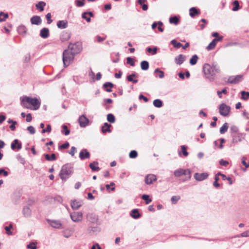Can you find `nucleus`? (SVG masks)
<instances>
[{
    "label": "nucleus",
    "instance_id": "obj_1",
    "mask_svg": "<svg viewBox=\"0 0 249 249\" xmlns=\"http://www.w3.org/2000/svg\"><path fill=\"white\" fill-rule=\"evenodd\" d=\"M21 106L31 110H36L40 106V103L36 98H32L29 97H24L21 99Z\"/></svg>",
    "mask_w": 249,
    "mask_h": 249
},
{
    "label": "nucleus",
    "instance_id": "obj_2",
    "mask_svg": "<svg viewBox=\"0 0 249 249\" xmlns=\"http://www.w3.org/2000/svg\"><path fill=\"white\" fill-rule=\"evenodd\" d=\"M203 72L206 78L213 79L217 73L220 72L219 67L216 65H211L205 64L203 66Z\"/></svg>",
    "mask_w": 249,
    "mask_h": 249
},
{
    "label": "nucleus",
    "instance_id": "obj_3",
    "mask_svg": "<svg viewBox=\"0 0 249 249\" xmlns=\"http://www.w3.org/2000/svg\"><path fill=\"white\" fill-rule=\"evenodd\" d=\"M174 175L177 177H182V180L185 181L191 178V172L189 169H178L174 172Z\"/></svg>",
    "mask_w": 249,
    "mask_h": 249
},
{
    "label": "nucleus",
    "instance_id": "obj_4",
    "mask_svg": "<svg viewBox=\"0 0 249 249\" xmlns=\"http://www.w3.org/2000/svg\"><path fill=\"white\" fill-rule=\"evenodd\" d=\"M71 167L68 164H65L62 167L59 174V176L61 179L66 180L68 178L69 176L71 174Z\"/></svg>",
    "mask_w": 249,
    "mask_h": 249
},
{
    "label": "nucleus",
    "instance_id": "obj_5",
    "mask_svg": "<svg viewBox=\"0 0 249 249\" xmlns=\"http://www.w3.org/2000/svg\"><path fill=\"white\" fill-rule=\"evenodd\" d=\"M74 54L71 51L65 50L63 53V61L65 66H69L74 58Z\"/></svg>",
    "mask_w": 249,
    "mask_h": 249
},
{
    "label": "nucleus",
    "instance_id": "obj_6",
    "mask_svg": "<svg viewBox=\"0 0 249 249\" xmlns=\"http://www.w3.org/2000/svg\"><path fill=\"white\" fill-rule=\"evenodd\" d=\"M69 48L74 54L79 53L81 50V45L79 42L76 43H70L69 45Z\"/></svg>",
    "mask_w": 249,
    "mask_h": 249
},
{
    "label": "nucleus",
    "instance_id": "obj_7",
    "mask_svg": "<svg viewBox=\"0 0 249 249\" xmlns=\"http://www.w3.org/2000/svg\"><path fill=\"white\" fill-rule=\"evenodd\" d=\"M219 113L224 116H227L230 111V107L225 104H222L219 106Z\"/></svg>",
    "mask_w": 249,
    "mask_h": 249
},
{
    "label": "nucleus",
    "instance_id": "obj_8",
    "mask_svg": "<svg viewBox=\"0 0 249 249\" xmlns=\"http://www.w3.org/2000/svg\"><path fill=\"white\" fill-rule=\"evenodd\" d=\"M243 79V75H237L236 76H231L229 77L228 79L227 82L235 84L242 81Z\"/></svg>",
    "mask_w": 249,
    "mask_h": 249
},
{
    "label": "nucleus",
    "instance_id": "obj_9",
    "mask_svg": "<svg viewBox=\"0 0 249 249\" xmlns=\"http://www.w3.org/2000/svg\"><path fill=\"white\" fill-rule=\"evenodd\" d=\"M71 218L73 221L78 222L82 220L83 214L81 212H75L71 214Z\"/></svg>",
    "mask_w": 249,
    "mask_h": 249
},
{
    "label": "nucleus",
    "instance_id": "obj_10",
    "mask_svg": "<svg viewBox=\"0 0 249 249\" xmlns=\"http://www.w3.org/2000/svg\"><path fill=\"white\" fill-rule=\"evenodd\" d=\"M78 123L81 127H85L89 124V120L84 115H82L79 117Z\"/></svg>",
    "mask_w": 249,
    "mask_h": 249
},
{
    "label": "nucleus",
    "instance_id": "obj_11",
    "mask_svg": "<svg viewBox=\"0 0 249 249\" xmlns=\"http://www.w3.org/2000/svg\"><path fill=\"white\" fill-rule=\"evenodd\" d=\"M157 180L156 176L153 174H149L145 178V182L147 184H151Z\"/></svg>",
    "mask_w": 249,
    "mask_h": 249
},
{
    "label": "nucleus",
    "instance_id": "obj_12",
    "mask_svg": "<svg viewBox=\"0 0 249 249\" xmlns=\"http://www.w3.org/2000/svg\"><path fill=\"white\" fill-rule=\"evenodd\" d=\"M208 174L207 173H196L194 175L195 178L198 181H201L207 178Z\"/></svg>",
    "mask_w": 249,
    "mask_h": 249
},
{
    "label": "nucleus",
    "instance_id": "obj_13",
    "mask_svg": "<svg viewBox=\"0 0 249 249\" xmlns=\"http://www.w3.org/2000/svg\"><path fill=\"white\" fill-rule=\"evenodd\" d=\"M90 157V153L86 149H82L79 153V158L83 160L86 159H89Z\"/></svg>",
    "mask_w": 249,
    "mask_h": 249
},
{
    "label": "nucleus",
    "instance_id": "obj_14",
    "mask_svg": "<svg viewBox=\"0 0 249 249\" xmlns=\"http://www.w3.org/2000/svg\"><path fill=\"white\" fill-rule=\"evenodd\" d=\"M232 141L233 142H238L242 141V139L244 138V135L242 133H237L236 134L232 135Z\"/></svg>",
    "mask_w": 249,
    "mask_h": 249
},
{
    "label": "nucleus",
    "instance_id": "obj_15",
    "mask_svg": "<svg viewBox=\"0 0 249 249\" xmlns=\"http://www.w3.org/2000/svg\"><path fill=\"white\" fill-rule=\"evenodd\" d=\"M71 37V34L68 32H63L60 35V39L62 42L67 41Z\"/></svg>",
    "mask_w": 249,
    "mask_h": 249
},
{
    "label": "nucleus",
    "instance_id": "obj_16",
    "mask_svg": "<svg viewBox=\"0 0 249 249\" xmlns=\"http://www.w3.org/2000/svg\"><path fill=\"white\" fill-rule=\"evenodd\" d=\"M40 36L43 38H46L49 36V30L47 28H42L40 33Z\"/></svg>",
    "mask_w": 249,
    "mask_h": 249
},
{
    "label": "nucleus",
    "instance_id": "obj_17",
    "mask_svg": "<svg viewBox=\"0 0 249 249\" xmlns=\"http://www.w3.org/2000/svg\"><path fill=\"white\" fill-rule=\"evenodd\" d=\"M31 22L32 24L39 25L41 23V19L40 17L35 16L31 18Z\"/></svg>",
    "mask_w": 249,
    "mask_h": 249
},
{
    "label": "nucleus",
    "instance_id": "obj_18",
    "mask_svg": "<svg viewBox=\"0 0 249 249\" xmlns=\"http://www.w3.org/2000/svg\"><path fill=\"white\" fill-rule=\"evenodd\" d=\"M93 14L92 12H84L82 14V18L85 19L87 22H89L91 21L90 17H93Z\"/></svg>",
    "mask_w": 249,
    "mask_h": 249
},
{
    "label": "nucleus",
    "instance_id": "obj_19",
    "mask_svg": "<svg viewBox=\"0 0 249 249\" xmlns=\"http://www.w3.org/2000/svg\"><path fill=\"white\" fill-rule=\"evenodd\" d=\"M200 14V12L195 7H192L189 10V15L191 17H194Z\"/></svg>",
    "mask_w": 249,
    "mask_h": 249
},
{
    "label": "nucleus",
    "instance_id": "obj_20",
    "mask_svg": "<svg viewBox=\"0 0 249 249\" xmlns=\"http://www.w3.org/2000/svg\"><path fill=\"white\" fill-rule=\"evenodd\" d=\"M185 57L182 54H179L175 58V62L178 65H180L185 61Z\"/></svg>",
    "mask_w": 249,
    "mask_h": 249
},
{
    "label": "nucleus",
    "instance_id": "obj_21",
    "mask_svg": "<svg viewBox=\"0 0 249 249\" xmlns=\"http://www.w3.org/2000/svg\"><path fill=\"white\" fill-rule=\"evenodd\" d=\"M59 28L65 29L68 27V22L66 20H60L57 23Z\"/></svg>",
    "mask_w": 249,
    "mask_h": 249
},
{
    "label": "nucleus",
    "instance_id": "obj_22",
    "mask_svg": "<svg viewBox=\"0 0 249 249\" xmlns=\"http://www.w3.org/2000/svg\"><path fill=\"white\" fill-rule=\"evenodd\" d=\"M111 125L107 123L104 124V125L102 128V131L103 133H105L106 132H110L111 130L110 129Z\"/></svg>",
    "mask_w": 249,
    "mask_h": 249
},
{
    "label": "nucleus",
    "instance_id": "obj_23",
    "mask_svg": "<svg viewBox=\"0 0 249 249\" xmlns=\"http://www.w3.org/2000/svg\"><path fill=\"white\" fill-rule=\"evenodd\" d=\"M98 163L97 161H94L89 164L90 168L93 171H98L100 170V168L98 166Z\"/></svg>",
    "mask_w": 249,
    "mask_h": 249
},
{
    "label": "nucleus",
    "instance_id": "obj_24",
    "mask_svg": "<svg viewBox=\"0 0 249 249\" xmlns=\"http://www.w3.org/2000/svg\"><path fill=\"white\" fill-rule=\"evenodd\" d=\"M17 145L18 149H20L21 148V144L18 142V141L17 139H16L14 141V142L11 144V148L13 150H14L16 148V145Z\"/></svg>",
    "mask_w": 249,
    "mask_h": 249
},
{
    "label": "nucleus",
    "instance_id": "obj_25",
    "mask_svg": "<svg viewBox=\"0 0 249 249\" xmlns=\"http://www.w3.org/2000/svg\"><path fill=\"white\" fill-rule=\"evenodd\" d=\"M181 150L179 152L178 154L181 156L182 154L184 157L188 156V152L187 151V147L185 145H181L180 146Z\"/></svg>",
    "mask_w": 249,
    "mask_h": 249
},
{
    "label": "nucleus",
    "instance_id": "obj_26",
    "mask_svg": "<svg viewBox=\"0 0 249 249\" xmlns=\"http://www.w3.org/2000/svg\"><path fill=\"white\" fill-rule=\"evenodd\" d=\"M130 215L131 217L135 219L138 218L141 216L138 209L133 210L131 212Z\"/></svg>",
    "mask_w": 249,
    "mask_h": 249
},
{
    "label": "nucleus",
    "instance_id": "obj_27",
    "mask_svg": "<svg viewBox=\"0 0 249 249\" xmlns=\"http://www.w3.org/2000/svg\"><path fill=\"white\" fill-rule=\"evenodd\" d=\"M81 206V203L77 200L72 201L71 206L73 209H78Z\"/></svg>",
    "mask_w": 249,
    "mask_h": 249
},
{
    "label": "nucleus",
    "instance_id": "obj_28",
    "mask_svg": "<svg viewBox=\"0 0 249 249\" xmlns=\"http://www.w3.org/2000/svg\"><path fill=\"white\" fill-rule=\"evenodd\" d=\"M141 69L143 71H146L149 69V63L146 61H142L141 63Z\"/></svg>",
    "mask_w": 249,
    "mask_h": 249
},
{
    "label": "nucleus",
    "instance_id": "obj_29",
    "mask_svg": "<svg viewBox=\"0 0 249 249\" xmlns=\"http://www.w3.org/2000/svg\"><path fill=\"white\" fill-rule=\"evenodd\" d=\"M51 226L55 228H59L61 226V224L58 221L53 220L50 221Z\"/></svg>",
    "mask_w": 249,
    "mask_h": 249
},
{
    "label": "nucleus",
    "instance_id": "obj_30",
    "mask_svg": "<svg viewBox=\"0 0 249 249\" xmlns=\"http://www.w3.org/2000/svg\"><path fill=\"white\" fill-rule=\"evenodd\" d=\"M113 86V85L110 82L106 83L103 85V87L106 89V90L107 92H111L112 91L111 89Z\"/></svg>",
    "mask_w": 249,
    "mask_h": 249
},
{
    "label": "nucleus",
    "instance_id": "obj_31",
    "mask_svg": "<svg viewBox=\"0 0 249 249\" xmlns=\"http://www.w3.org/2000/svg\"><path fill=\"white\" fill-rule=\"evenodd\" d=\"M87 218L88 220L92 223L95 222L97 218L95 215L93 213H89L87 215Z\"/></svg>",
    "mask_w": 249,
    "mask_h": 249
},
{
    "label": "nucleus",
    "instance_id": "obj_32",
    "mask_svg": "<svg viewBox=\"0 0 249 249\" xmlns=\"http://www.w3.org/2000/svg\"><path fill=\"white\" fill-rule=\"evenodd\" d=\"M229 128V124L227 123H225L220 128V133L221 134H224L228 130Z\"/></svg>",
    "mask_w": 249,
    "mask_h": 249
},
{
    "label": "nucleus",
    "instance_id": "obj_33",
    "mask_svg": "<svg viewBox=\"0 0 249 249\" xmlns=\"http://www.w3.org/2000/svg\"><path fill=\"white\" fill-rule=\"evenodd\" d=\"M137 76L135 73L129 75L127 76V79L128 81L132 82L133 83H137L138 82L137 79H133V77Z\"/></svg>",
    "mask_w": 249,
    "mask_h": 249
},
{
    "label": "nucleus",
    "instance_id": "obj_34",
    "mask_svg": "<svg viewBox=\"0 0 249 249\" xmlns=\"http://www.w3.org/2000/svg\"><path fill=\"white\" fill-rule=\"evenodd\" d=\"M18 33L20 35H24L27 32V29L24 26H19L18 28Z\"/></svg>",
    "mask_w": 249,
    "mask_h": 249
},
{
    "label": "nucleus",
    "instance_id": "obj_35",
    "mask_svg": "<svg viewBox=\"0 0 249 249\" xmlns=\"http://www.w3.org/2000/svg\"><path fill=\"white\" fill-rule=\"evenodd\" d=\"M46 5V3L43 1H40L36 4V7L40 11L44 10V7Z\"/></svg>",
    "mask_w": 249,
    "mask_h": 249
},
{
    "label": "nucleus",
    "instance_id": "obj_36",
    "mask_svg": "<svg viewBox=\"0 0 249 249\" xmlns=\"http://www.w3.org/2000/svg\"><path fill=\"white\" fill-rule=\"evenodd\" d=\"M216 45V40H213L207 47L206 49L208 51H211L213 49Z\"/></svg>",
    "mask_w": 249,
    "mask_h": 249
},
{
    "label": "nucleus",
    "instance_id": "obj_37",
    "mask_svg": "<svg viewBox=\"0 0 249 249\" xmlns=\"http://www.w3.org/2000/svg\"><path fill=\"white\" fill-rule=\"evenodd\" d=\"M44 156L46 160L48 161L55 160L56 159L54 154H52L51 156L49 154H45Z\"/></svg>",
    "mask_w": 249,
    "mask_h": 249
},
{
    "label": "nucleus",
    "instance_id": "obj_38",
    "mask_svg": "<svg viewBox=\"0 0 249 249\" xmlns=\"http://www.w3.org/2000/svg\"><path fill=\"white\" fill-rule=\"evenodd\" d=\"M169 22L171 24H174L177 25L178 24V23L179 22V19L176 16H174L173 17H171L169 18Z\"/></svg>",
    "mask_w": 249,
    "mask_h": 249
},
{
    "label": "nucleus",
    "instance_id": "obj_39",
    "mask_svg": "<svg viewBox=\"0 0 249 249\" xmlns=\"http://www.w3.org/2000/svg\"><path fill=\"white\" fill-rule=\"evenodd\" d=\"M154 72L160 78H162L164 76V72L159 69H155Z\"/></svg>",
    "mask_w": 249,
    "mask_h": 249
},
{
    "label": "nucleus",
    "instance_id": "obj_40",
    "mask_svg": "<svg viewBox=\"0 0 249 249\" xmlns=\"http://www.w3.org/2000/svg\"><path fill=\"white\" fill-rule=\"evenodd\" d=\"M153 105L156 107H160L162 106V102L160 99H156L153 101Z\"/></svg>",
    "mask_w": 249,
    "mask_h": 249
},
{
    "label": "nucleus",
    "instance_id": "obj_41",
    "mask_svg": "<svg viewBox=\"0 0 249 249\" xmlns=\"http://www.w3.org/2000/svg\"><path fill=\"white\" fill-rule=\"evenodd\" d=\"M198 59V57L195 54V55H193L190 60V63L192 65H195Z\"/></svg>",
    "mask_w": 249,
    "mask_h": 249
},
{
    "label": "nucleus",
    "instance_id": "obj_42",
    "mask_svg": "<svg viewBox=\"0 0 249 249\" xmlns=\"http://www.w3.org/2000/svg\"><path fill=\"white\" fill-rule=\"evenodd\" d=\"M8 18V15L7 13H0V22L5 21Z\"/></svg>",
    "mask_w": 249,
    "mask_h": 249
},
{
    "label": "nucleus",
    "instance_id": "obj_43",
    "mask_svg": "<svg viewBox=\"0 0 249 249\" xmlns=\"http://www.w3.org/2000/svg\"><path fill=\"white\" fill-rule=\"evenodd\" d=\"M230 131L232 134V135L236 134L238 133V128L236 126L232 125L230 127Z\"/></svg>",
    "mask_w": 249,
    "mask_h": 249
},
{
    "label": "nucleus",
    "instance_id": "obj_44",
    "mask_svg": "<svg viewBox=\"0 0 249 249\" xmlns=\"http://www.w3.org/2000/svg\"><path fill=\"white\" fill-rule=\"evenodd\" d=\"M107 120L110 123H113L115 121L114 116L112 114H108L107 116Z\"/></svg>",
    "mask_w": 249,
    "mask_h": 249
},
{
    "label": "nucleus",
    "instance_id": "obj_45",
    "mask_svg": "<svg viewBox=\"0 0 249 249\" xmlns=\"http://www.w3.org/2000/svg\"><path fill=\"white\" fill-rule=\"evenodd\" d=\"M142 199H143L144 200H145V203H146V204H148L150 203L152 201L151 199H150L149 198V196L148 195H142Z\"/></svg>",
    "mask_w": 249,
    "mask_h": 249
},
{
    "label": "nucleus",
    "instance_id": "obj_46",
    "mask_svg": "<svg viewBox=\"0 0 249 249\" xmlns=\"http://www.w3.org/2000/svg\"><path fill=\"white\" fill-rule=\"evenodd\" d=\"M241 93L242 95V99L247 100L249 98V92L242 91Z\"/></svg>",
    "mask_w": 249,
    "mask_h": 249
},
{
    "label": "nucleus",
    "instance_id": "obj_47",
    "mask_svg": "<svg viewBox=\"0 0 249 249\" xmlns=\"http://www.w3.org/2000/svg\"><path fill=\"white\" fill-rule=\"evenodd\" d=\"M247 159L246 158L243 157L242 158V164L245 166L246 168H248L249 167V161H247Z\"/></svg>",
    "mask_w": 249,
    "mask_h": 249
},
{
    "label": "nucleus",
    "instance_id": "obj_48",
    "mask_svg": "<svg viewBox=\"0 0 249 249\" xmlns=\"http://www.w3.org/2000/svg\"><path fill=\"white\" fill-rule=\"evenodd\" d=\"M171 44L177 48H179L180 47L182 46V45L179 43L177 42L176 40L174 39L171 41Z\"/></svg>",
    "mask_w": 249,
    "mask_h": 249
},
{
    "label": "nucleus",
    "instance_id": "obj_49",
    "mask_svg": "<svg viewBox=\"0 0 249 249\" xmlns=\"http://www.w3.org/2000/svg\"><path fill=\"white\" fill-rule=\"evenodd\" d=\"M62 127L63 130L62 131V132L64 133L65 135H68L70 134V131L68 129L67 126L66 125H63Z\"/></svg>",
    "mask_w": 249,
    "mask_h": 249
},
{
    "label": "nucleus",
    "instance_id": "obj_50",
    "mask_svg": "<svg viewBox=\"0 0 249 249\" xmlns=\"http://www.w3.org/2000/svg\"><path fill=\"white\" fill-rule=\"evenodd\" d=\"M180 197L179 196H173L171 198V201L173 204H176L177 202L180 199Z\"/></svg>",
    "mask_w": 249,
    "mask_h": 249
},
{
    "label": "nucleus",
    "instance_id": "obj_51",
    "mask_svg": "<svg viewBox=\"0 0 249 249\" xmlns=\"http://www.w3.org/2000/svg\"><path fill=\"white\" fill-rule=\"evenodd\" d=\"M234 7L232 8V10L234 11H237L239 9V4L237 0H235L233 2Z\"/></svg>",
    "mask_w": 249,
    "mask_h": 249
},
{
    "label": "nucleus",
    "instance_id": "obj_52",
    "mask_svg": "<svg viewBox=\"0 0 249 249\" xmlns=\"http://www.w3.org/2000/svg\"><path fill=\"white\" fill-rule=\"evenodd\" d=\"M126 60H127V63L128 64L130 65L131 66H134L135 65V61H134V59H133L132 58L128 57L126 58Z\"/></svg>",
    "mask_w": 249,
    "mask_h": 249
},
{
    "label": "nucleus",
    "instance_id": "obj_53",
    "mask_svg": "<svg viewBox=\"0 0 249 249\" xmlns=\"http://www.w3.org/2000/svg\"><path fill=\"white\" fill-rule=\"evenodd\" d=\"M13 226L12 225H10L8 226H6L5 227V230L6 231V233L8 235H11L12 234L11 230L12 229Z\"/></svg>",
    "mask_w": 249,
    "mask_h": 249
},
{
    "label": "nucleus",
    "instance_id": "obj_54",
    "mask_svg": "<svg viewBox=\"0 0 249 249\" xmlns=\"http://www.w3.org/2000/svg\"><path fill=\"white\" fill-rule=\"evenodd\" d=\"M129 156L130 158H136L138 156L137 152L135 150L131 151L129 153Z\"/></svg>",
    "mask_w": 249,
    "mask_h": 249
},
{
    "label": "nucleus",
    "instance_id": "obj_55",
    "mask_svg": "<svg viewBox=\"0 0 249 249\" xmlns=\"http://www.w3.org/2000/svg\"><path fill=\"white\" fill-rule=\"evenodd\" d=\"M23 214L25 216H28L30 215L31 213V211L29 208H25L23 209Z\"/></svg>",
    "mask_w": 249,
    "mask_h": 249
},
{
    "label": "nucleus",
    "instance_id": "obj_56",
    "mask_svg": "<svg viewBox=\"0 0 249 249\" xmlns=\"http://www.w3.org/2000/svg\"><path fill=\"white\" fill-rule=\"evenodd\" d=\"M114 186H115V183L114 182H111L110 183V184H107L106 185V187L107 190H109L110 186H111L112 187L111 188V190L112 191H114L115 190Z\"/></svg>",
    "mask_w": 249,
    "mask_h": 249
},
{
    "label": "nucleus",
    "instance_id": "obj_57",
    "mask_svg": "<svg viewBox=\"0 0 249 249\" xmlns=\"http://www.w3.org/2000/svg\"><path fill=\"white\" fill-rule=\"evenodd\" d=\"M51 126L50 124H48L47 125L46 129H43L41 131V133H44L46 132H50L51 131Z\"/></svg>",
    "mask_w": 249,
    "mask_h": 249
},
{
    "label": "nucleus",
    "instance_id": "obj_58",
    "mask_svg": "<svg viewBox=\"0 0 249 249\" xmlns=\"http://www.w3.org/2000/svg\"><path fill=\"white\" fill-rule=\"evenodd\" d=\"M217 93L219 98H222L221 94H223V93L227 94V91L226 88L224 89L221 91H217Z\"/></svg>",
    "mask_w": 249,
    "mask_h": 249
},
{
    "label": "nucleus",
    "instance_id": "obj_59",
    "mask_svg": "<svg viewBox=\"0 0 249 249\" xmlns=\"http://www.w3.org/2000/svg\"><path fill=\"white\" fill-rule=\"evenodd\" d=\"M27 248L29 249H36V244L34 242L30 243L27 245Z\"/></svg>",
    "mask_w": 249,
    "mask_h": 249
},
{
    "label": "nucleus",
    "instance_id": "obj_60",
    "mask_svg": "<svg viewBox=\"0 0 249 249\" xmlns=\"http://www.w3.org/2000/svg\"><path fill=\"white\" fill-rule=\"evenodd\" d=\"M69 142H67L62 145H60L59 146V149H67L69 147Z\"/></svg>",
    "mask_w": 249,
    "mask_h": 249
},
{
    "label": "nucleus",
    "instance_id": "obj_61",
    "mask_svg": "<svg viewBox=\"0 0 249 249\" xmlns=\"http://www.w3.org/2000/svg\"><path fill=\"white\" fill-rule=\"evenodd\" d=\"M157 49L156 48H154L153 49H151V48H147V52L148 53H152L153 54H155L157 53Z\"/></svg>",
    "mask_w": 249,
    "mask_h": 249
},
{
    "label": "nucleus",
    "instance_id": "obj_62",
    "mask_svg": "<svg viewBox=\"0 0 249 249\" xmlns=\"http://www.w3.org/2000/svg\"><path fill=\"white\" fill-rule=\"evenodd\" d=\"M76 148L75 147L72 146L71 148V150L69 152V154L70 155H71L72 156H73L74 155L75 153H76Z\"/></svg>",
    "mask_w": 249,
    "mask_h": 249
},
{
    "label": "nucleus",
    "instance_id": "obj_63",
    "mask_svg": "<svg viewBox=\"0 0 249 249\" xmlns=\"http://www.w3.org/2000/svg\"><path fill=\"white\" fill-rule=\"evenodd\" d=\"M219 164L221 166L226 167L229 164V162L227 160H221L219 161Z\"/></svg>",
    "mask_w": 249,
    "mask_h": 249
},
{
    "label": "nucleus",
    "instance_id": "obj_64",
    "mask_svg": "<svg viewBox=\"0 0 249 249\" xmlns=\"http://www.w3.org/2000/svg\"><path fill=\"white\" fill-rule=\"evenodd\" d=\"M27 130L31 134H34L36 132L35 128L32 126H28L27 127Z\"/></svg>",
    "mask_w": 249,
    "mask_h": 249
}]
</instances>
